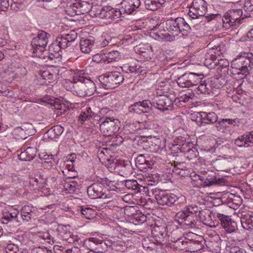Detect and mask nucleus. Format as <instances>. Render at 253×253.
<instances>
[{
    "label": "nucleus",
    "instance_id": "1",
    "mask_svg": "<svg viewBox=\"0 0 253 253\" xmlns=\"http://www.w3.org/2000/svg\"><path fill=\"white\" fill-rule=\"evenodd\" d=\"M154 107L160 110H168L169 107H173V103L168 96L163 95L157 97L152 103L149 100L136 102L128 107V112L130 113L141 114L148 113Z\"/></svg>",
    "mask_w": 253,
    "mask_h": 253
},
{
    "label": "nucleus",
    "instance_id": "2",
    "mask_svg": "<svg viewBox=\"0 0 253 253\" xmlns=\"http://www.w3.org/2000/svg\"><path fill=\"white\" fill-rule=\"evenodd\" d=\"M166 25L168 32L165 30L164 32H160L158 34L159 37L165 41H173L175 37L180 33L184 36H187L191 31L190 26L181 17L167 20Z\"/></svg>",
    "mask_w": 253,
    "mask_h": 253
},
{
    "label": "nucleus",
    "instance_id": "3",
    "mask_svg": "<svg viewBox=\"0 0 253 253\" xmlns=\"http://www.w3.org/2000/svg\"><path fill=\"white\" fill-rule=\"evenodd\" d=\"M201 208L196 205H189L175 215V220L187 228H194L200 219Z\"/></svg>",
    "mask_w": 253,
    "mask_h": 253
},
{
    "label": "nucleus",
    "instance_id": "4",
    "mask_svg": "<svg viewBox=\"0 0 253 253\" xmlns=\"http://www.w3.org/2000/svg\"><path fill=\"white\" fill-rule=\"evenodd\" d=\"M82 72L78 73V81L73 83V91L80 97L92 95L96 89L94 83L90 79L83 76Z\"/></svg>",
    "mask_w": 253,
    "mask_h": 253
},
{
    "label": "nucleus",
    "instance_id": "5",
    "mask_svg": "<svg viewBox=\"0 0 253 253\" xmlns=\"http://www.w3.org/2000/svg\"><path fill=\"white\" fill-rule=\"evenodd\" d=\"M249 16L245 15L243 16V11L241 9H233L225 13L223 17L219 13L211 14V19H215L216 20H221L223 26L228 28L229 26H238L241 21Z\"/></svg>",
    "mask_w": 253,
    "mask_h": 253
},
{
    "label": "nucleus",
    "instance_id": "6",
    "mask_svg": "<svg viewBox=\"0 0 253 253\" xmlns=\"http://www.w3.org/2000/svg\"><path fill=\"white\" fill-rule=\"evenodd\" d=\"M148 191L149 196H154L159 205L170 206L179 204V199L174 194L167 193L157 188L149 189Z\"/></svg>",
    "mask_w": 253,
    "mask_h": 253
},
{
    "label": "nucleus",
    "instance_id": "7",
    "mask_svg": "<svg viewBox=\"0 0 253 253\" xmlns=\"http://www.w3.org/2000/svg\"><path fill=\"white\" fill-rule=\"evenodd\" d=\"M124 80V76L118 72H108L99 78L102 87L106 89H114L117 87Z\"/></svg>",
    "mask_w": 253,
    "mask_h": 253
},
{
    "label": "nucleus",
    "instance_id": "8",
    "mask_svg": "<svg viewBox=\"0 0 253 253\" xmlns=\"http://www.w3.org/2000/svg\"><path fill=\"white\" fill-rule=\"evenodd\" d=\"M50 34L42 31L38 34L37 37L33 38L31 42L32 52L34 56L40 57L42 53L45 50V48L48 43Z\"/></svg>",
    "mask_w": 253,
    "mask_h": 253
},
{
    "label": "nucleus",
    "instance_id": "9",
    "mask_svg": "<svg viewBox=\"0 0 253 253\" xmlns=\"http://www.w3.org/2000/svg\"><path fill=\"white\" fill-rule=\"evenodd\" d=\"M208 4L204 0H194L189 8L188 14L193 19H197L199 17L205 16L208 21L211 20V15H206Z\"/></svg>",
    "mask_w": 253,
    "mask_h": 253
},
{
    "label": "nucleus",
    "instance_id": "10",
    "mask_svg": "<svg viewBox=\"0 0 253 253\" xmlns=\"http://www.w3.org/2000/svg\"><path fill=\"white\" fill-rule=\"evenodd\" d=\"M223 45L219 44L211 48L205 55L204 64L210 69L216 67V61L223 52Z\"/></svg>",
    "mask_w": 253,
    "mask_h": 253
},
{
    "label": "nucleus",
    "instance_id": "11",
    "mask_svg": "<svg viewBox=\"0 0 253 253\" xmlns=\"http://www.w3.org/2000/svg\"><path fill=\"white\" fill-rule=\"evenodd\" d=\"M100 124V129L104 136H111L119 129L120 122L118 119L103 120Z\"/></svg>",
    "mask_w": 253,
    "mask_h": 253
},
{
    "label": "nucleus",
    "instance_id": "12",
    "mask_svg": "<svg viewBox=\"0 0 253 253\" xmlns=\"http://www.w3.org/2000/svg\"><path fill=\"white\" fill-rule=\"evenodd\" d=\"M165 228L167 233V238H170L172 242H175L179 246L181 241L183 237H181V230L173 222H169Z\"/></svg>",
    "mask_w": 253,
    "mask_h": 253
},
{
    "label": "nucleus",
    "instance_id": "13",
    "mask_svg": "<svg viewBox=\"0 0 253 253\" xmlns=\"http://www.w3.org/2000/svg\"><path fill=\"white\" fill-rule=\"evenodd\" d=\"M83 246L94 253H102V249L105 245L102 244V238L98 237H90L84 241H80Z\"/></svg>",
    "mask_w": 253,
    "mask_h": 253
},
{
    "label": "nucleus",
    "instance_id": "14",
    "mask_svg": "<svg viewBox=\"0 0 253 253\" xmlns=\"http://www.w3.org/2000/svg\"><path fill=\"white\" fill-rule=\"evenodd\" d=\"M237 57L239 58L238 63H242L243 65L242 75L246 76L249 74V68H253V54L252 52H242Z\"/></svg>",
    "mask_w": 253,
    "mask_h": 253
},
{
    "label": "nucleus",
    "instance_id": "15",
    "mask_svg": "<svg viewBox=\"0 0 253 253\" xmlns=\"http://www.w3.org/2000/svg\"><path fill=\"white\" fill-rule=\"evenodd\" d=\"M179 246H178L182 249H185L186 251L191 253L197 252L203 248L201 242L193 240H189L183 237L181 241Z\"/></svg>",
    "mask_w": 253,
    "mask_h": 253
},
{
    "label": "nucleus",
    "instance_id": "16",
    "mask_svg": "<svg viewBox=\"0 0 253 253\" xmlns=\"http://www.w3.org/2000/svg\"><path fill=\"white\" fill-rule=\"evenodd\" d=\"M211 173H207L205 176L198 175L199 179L202 182L203 187H210L213 185H219L225 181V179L217 178L215 173L211 172Z\"/></svg>",
    "mask_w": 253,
    "mask_h": 253
},
{
    "label": "nucleus",
    "instance_id": "17",
    "mask_svg": "<svg viewBox=\"0 0 253 253\" xmlns=\"http://www.w3.org/2000/svg\"><path fill=\"white\" fill-rule=\"evenodd\" d=\"M140 4V0H123L121 3V11L128 14H133Z\"/></svg>",
    "mask_w": 253,
    "mask_h": 253
},
{
    "label": "nucleus",
    "instance_id": "18",
    "mask_svg": "<svg viewBox=\"0 0 253 253\" xmlns=\"http://www.w3.org/2000/svg\"><path fill=\"white\" fill-rule=\"evenodd\" d=\"M105 186L101 182H96L92 183L87 189V193L88 196L91 199L101 198Z\"/></svg>",
    "mask_w": 253,
    "mask_h": 253
},
{
    "label": "nucleus",
    "instance_id": "19",
    "mask_svg": "<svg viewBox=\"0 0 253 253\" xmlns=\"http://www.w3.org/2000/svg\"><path fill=\"white\" fill-rule=\"evenodd\" d=\"M152 234L157 245H162L168 240L165 226H156L152 230Z\"/></svg>",
    "mask_w": 253,
    "mask_h": 253
},
{
    "label": "nucleus",
    "instance_id": "20",
    "mask_svg": "<svg viewBox=\"0 0 253 253\" xmlns=\"http://www.w3.org/2000/svg\"><path fill=\"white\" fill-rule=\"evenodd\" d=\"M122 13L121 8L118 10L111 6H106L103 8L100 13V16L101 18L112 20L119 18Z\"/></svg>",
    "mask_w": 253,
    "mask_h": 253
},
{
    "label": "nucleus",
    "instance_id": "21",
    "mask_svg": "<svg viewBox=\"0 0 253 253\" xmlns=\"http://www.w3.org/2000/svg\"><path fill=\"white\" fill-rule=\"evenodd\" d=\"M221 226L228 233H239L237 223L232 220L229 216L219 221Z\"/></svg>",
    "mask_w": 253,
    "mask_h": 253
},
{
    "label": "nucleus",
    "instance_id": "22",
    "mask_svg": "<svg viewBox=\"0 0 253 253\" xmlns=\"http://www.w3.org/2000/svg\"><path fill=\"white\" fill-rule=\"evenodd\" d=\"M148 143L150 144L149 147L151 149V151L157 152L163 146L165 145L166 141L165 139L162 136L159 137L154 136L151 138Z\"/></svg>",
    "mask_w": 253,
    "mask_h": 253
},
{
    "label": "nucleus",
    "instance_id": "23",
    "mask_svg": "<svg viewBox=\"0 0 253 253\" xmlns=\"http://www.w3.org/2000/svg\"><path fill=\"white\" fill-rule=\"evenodd\" d=\"M198 114L203 123L212 124L217 122V116L213 112H200Z\"/></svg>",
    "mask_w": 253,
    "mask_h": 253
},
{
    "label": "nucleus",
    "instance_id": "24",
    "mask_svg": "<svg viewBox=\"0 0 253 253\" xmlns=\"http://www.w3.org/2000/svg\"><path fill=\"white\" fill-rule=\"evenodd\" d=\"M81 51L85 54L90 53L94 47V41L91 39H82L80 42Z\"/></svg>",
    "mask_w": 253,
    "mask_h": 253
},
{
    "label": "nucleus",
    "instance_id": "25",
    "mask_svg": "<svg viewBox=\"0 0 253 253\" xmlns=\"http://www.w3.org/2000/svg\"><path fill=\"white\" fill-rule=\"evenodd\" d=\"M235 122V120L233 119H222L217 122L215 127L220 133H225L229 131V126H228L227 124L228 125H232Z\"/></svg>",
    "mask_w": 253,
    "mask_h": 253
},
{
    "label": "nucleus",
    "instance_id": "26",
    "mask_svg": "<svg viewBox=\"0 0 253 253\" xmlns=\"http://www.w3.org/2000/svg\"><path fill=\"white\" fill-rule=\"evenodd\" d=\"M8 181L12 186H15L16 188L25 186L27 184L25 177L16 173H12L9 177Z\"/></svg>",
    "mask_w": 253,
    "mask_h": 253
},
{
    "label": "nucleus",
    "instance_id": "27",
    "mask_svg": "<svg viewBox=\"0 0 253 253\" xmlns=\"http://www.w3.org/2000/svg\"><path fill=\"white\" fill-rule=\"evenodd\" d=\"M116 165V169L119 170L121 176H127L132 173V168L129 164L121 161L117 162Z\"/></svg>",
    "mask_w": 253,
    "mask_h": 253
},
{
    "label": "nucleus",
    "instance_id": "28",
    "mask_svg": "<svg viewBox=\"0 0 253 253\" xmlns=\"http://www.w3.org/2000/svg\"><path fill=\"white\" fill-rule=\"evenodd\" d=\"M21 153L18 155L19 159L21 161H30L33 160L37 154V150L33 149L23 148L22 147Z\"/></svg>",
    "mask_w": 253,
    "mask_h": 253
},
{
    "label": "nucleus",
    "instance_id": "29",
    "mask_svg": "<svg viewBox=\"0 0 253 253\" xmlns=\"http://www.w3.org/2000/svg\"><path fill=\"white\" fill-rule=\"evenodd\" d=\"M225 205L221 204L215 206L212 210L213 214L216 217L218 221L223 220V219L227 217L226 209Z\"/></svg>",
    "mask_w": 253,
    "mask_h": 253
},
{
    "label": "nucleus",
    "instance_id": "30",
    "mask_svg": "<svg viewBox=\"0 0 253 253\" xmlns=\"http://www.w3.org/2000/svg\"><path fill=\"white\" fill-rule=\"evenodd\" d=\"M151 163L143 155H139L135 160L136 167L141 170L146 171L147 168H151Z\"/></svg>",
    "mask_w": 253,
    "mask_h": 253
},
{
    "label": "nucleus",
    "instance_id": "31",
    "mask_svg": "<svg viewBox=\"0 0 253 253\" xmlns=\"http://www.w3.org/2000/svg\"><path fill=\"white\" fill-rule=\"evenodd\" d=\"M241 223L245 229H252L253 228V212L242 215L241 217Z\"/></svg>",
    "mask_w": 253,
    "mask_h": 253
},
{
    "label": "nucleus",
    "instance_id": "32",
    "mask_svg": "<svg viewBox=\"0 0 253 253\" xmlns=\"http://www.w3.org/2000/svg\"><path fill=\"white\" fill-rule=\"evenodd\" d=\"M74 6L78 9L79 12L84 14L90 10L92 7V3L84 0H80L78 2L74 3Z\"/></svg>",
    "mask_w": 253,
    "mask_h": 253
},
{
    "label": "nucleus",
    "instance_id": "33",
    "mask_svg": "<svg viewBox=\"0 0 253 253\" xmlns=\"http://www.w3.org/2000/svg\"><path fill=\"white\" fill-rule=\"evenodd\" d=\"M229 65V62L227 59H222L221 56L220 58H217L216 66H219L217 68V70H220L221 74H222L223 76L228 74Z\"/></svg>",
    "mask_w": 253,
    "mask_h": 253
},
{
    "label": "nucleus",
    "instance_id": "34",
    "mask_svg": "<svg viewBox=\"0 0 253 253\" xmlns=\"http://www.w3.org/2000/svg\"><path fill=\"white\" fill-rule=\"evenodd\" d=\"M166 2V0H145V7L149 10L154 11L158 9Z\"/></svg>",
    "mask_w": 253,
    "mask_h": 253
},
{
    "label": "nucleus",
    "instance_id": "35",
    "mask_svg": "<svg viewBox=\"0 0 253 253\" xmlns=\"http://www.w3.org/2000/svg\"><path fill=\"white\" fill-rule=\"evenodd\" d=\"M99 116L100 117V122L103 120H110L115 119L114 117V112L113 110L108 108H103L99 111Z\"/></svg>",
    "mask_w": 253,
    "mask_h": 253
},
{
    "label": "nucleus",
    "instance_id": "36",
    "mask_svg": "<svg viewBox=\"0 0 253 253\" xmlns=\"http://www.w3.org/2000/svg\"><path fill=\"white\" fill-rule=\"evenodd\" d=\"M227 161L223 157H220L212 161V165L218 171H224L226 169Z\"/></svg>",
    "mask_w": 253,
    "mask_h": 253
},
{
    "label": "nucleus",
    "instance_id": "37",
    "mask_svg": "<svg viewBox=\"0 0 253 253\" xmlns=\"http://www.w3.org/2000/svg\"><path fill=\"white\" fill-rule=\"evenodd\" d=\"M40 76L42 78L43 80H48L49 83L53 80L56 76V74L52 69H49L45 70H40L39 72Z\"/></svg>",
    "mask_w": 253,
    "mask_h": 253
},
{
    "label": "nucleus",
    "instance_id": "38",
    "mask_svg": "<svg viewBox=\"0 0 253 253\" xmlns=\"http://www.w3.org/2000/svg\"><path fill=\"white\" fill-rule=\"evenodd\" d=\"M64 128L60 125L55 126L47 132L48 136L51 138L59 137L63 132Z\"/></svg>",
    "mask_w": 253,
    "mask_h": 253
},
{
    "label": "nucleus",
    "instance_id": "39",
    "mask_svg": "<svg viewBox=\"0 0 253 253\" xmlns=\"http://www.w3.org/2000/svg\"><path fill=\"white\" fill-rule=\"evenodd\" d=\"M131 220L135 224H140L146 221L147 217L140 211H137L136 213H132Z\"/></svg>",
    "mask_w": 253,
    "mask_h": 253
},
{
    "label": "nucleus",
    "instance_id": "40",
    "mask_svg": "<svg viewBox=\"0 0 253 253\" xmlns=\"http://www.w3.org/2000/svg\"><path fill=\"white\" fill-rule=\"evenodd\" d=\"M177 83L179 86L182 87H189L191 86L189 82L188 73H186L177 79Z\"/></svg>",
    "mask_w": 253,
    "mask_h": 253
},
{
    "label": "nucleus",
    "instance_id": "41",
    "mask_svg": "<svg viewBox=\"0 0 253 253\" xmlns=\"http://www.w3.org/2000/svg\"><path fill=\"white\" fill-rule=\"evenodd\" d=\"M106 62L108 63L114 62L120 58V53L117 50H113L104 54Z\"/></svg>",
    "mask_w": 253,
    "mask_h": 253
},
{
    "label": "nucleus",
    "instance_id": "42",
    "mask_svg": "<svg viewBox=\"0 0 253 253\" xmlns=\"http://www.w3.org/2000/svg\"><path fill=\"white\" fill-rule=\"evenodd\" d=\"M19 213L17 210H14L13 211L5 213L2 216V219H3L2 222L7 224L8 222L15 219Z\"/></svg>",
    "mask_w": 253,
    "mask_h": 253
},
{
    "label": "nucleus",
    "instance_id": "43",
    "mask_svg": "<svg viewBox=\"0 0 253 253\" xmlns=\"http://www.w3.org/2000/svg\"><path fill=\"white\" fill-rule=\"evenodd\" d=\"M189 79V82L191 86L196 85L200 83L201 80L203 78V75L202 74H196L194 73H188Z\"/></svg>",
    "mask_w": 253,
    "mask_h": 253
},
{
    "label": "nucleus",
    "instance_id": "44",
    "mask_svg": "<svg viewBox=\"0 0 253 253\" xmlns=\"http://www.w3.org/2000/svg\"><path fill=\"white\" fill-rule=\"evenodd\" d=\"M125 186L128 190H134L136 192L140 191V185L136 180H127L125 181Z\"/></svg>",
    "mask_w": 253,
    "mask_h": 253
},
{
    "label": "nucleus",
    "instance_id": "45",
    "mask_svg": "<svg viewBox=\"0 0 253 253\" xmlns=\"http://www.w3.org/2000/svg\"><path fill=\"white\" fill-rule=\"evenodd\" d=\"M38 146V144L37 139L34 137H30L25 142L22 147H23V148H29L37 151Z\"/></svg>",
    "mask_w": 253,
    "mask_h": 253
},
{
    "label": "nucleus",
    "instance_id": "46",
    "mask_svg": "<svg viewBox=\"0 0 253 253\" xmlns=\"http://www.w3.org/2000/svg\"><path fill=\"white\" fill-rule=\"evenodd\" d=\"M185 157L190 161L197 158L199 152L196 148H188L187 150L184 152Z\"/></svg>",
    "mask_w": 253,
    "mask_h": 253
},
{
    "label": "nucleus",
    "instance_id": "47",
    "mask_svg": "<svg viewBox=\"0 0 253 253\" xmlns=\"http://www.w3.org/2000/svg\"><path fill=\"white\" fill-rule=\"evenodd\" d=\"M68 40H69L68 39H66L64 36H62L61 37H57L56 41L60 47L62 49H65L70 46H72L70 43H69V42Z\"/></svg>",
    "mask_w": 253,
    "mask_h": 253
},
{
    "label": "nucleus",
    "instance_id": "48",
    "mask_svg": "<svg viewBox=\"0 0 253 253\" xmlns=\"http://www.w3.org/2000/svg\"><path fill=\"white\" fill-rule=\"evenodd\" d=\"M198 90L202 94H210L211 92V88L209 85L207 86V84L204 82L201 83V84L197 87Z\"/></svg>",
    "mask_w": 253,
    "mask_h": 253
},
{
    "label": "nucleus",
    "instance_id": "49",
    "mask_svg": "<svg viewBox=\"0 0 253 253\" xmlns=\"http://www.w3.org/2000/svg\"><path fill=\"white\" fill-rule=\"evenodd\" d=\"M80 211L82 214L86 219H90L93 216V211L91 208L81 207Z\"/></svg>",
    "mask_w": 253,
    "mask_h": 253
},
{
    "label": "nucleus",
    "instance_id": "50",
    "mask_svg": "<svg viewBox=\"0 0 253 253\" xmlns=\"http://www.w3.org/2000/svg\"><path fill=\"white\" fill-rule=\"evenodd\" d=\"M244 134L239 136L237 139L235 140V144L240 147H247L248 144L247 142V138H245Z\"/></svg>",
    "mask_w": 253,
    "mask_h": 253
},
{
    "label": "nucleus",
    "instance_id": "51",
    "mask_svg": "<svg viewBox=\"0 0 253 253\" xmlns=\"http://www.w3.org/2000/svg\"><path fill=\"white\" fill-rule=\"evenodd\" d=\"M29 184L32 185L33 186H38L39 187H43V183L45 181L41 177L39 178L36 177H30L29 179Z\"/></svg>",
    "mask_w": 253,
    "mask_h": 253
},
{
    "label": "nucleus",
    "instance_id": "52",
    "mask_svg": "<svg viewBox=\"0 0 253 253\" xmlns=\"http://www.w3.org/2000/svg\"><path fill=\"white\" fill-rule=\"evenodd\" d=\"M239 58L237 57L232 61V66L233 68H235L240 71L238 73V74H242V70L244 69L243 65L242 63L240 64L238 63Z\"/></svg>",
    "mask_w": 253,
    "mask_h": 253
},
{
    "label": "nucleus",
    "instance_id": "53",
    "mask_svg": "<svg viewBox=\"0 0 253 253\" xmlns=\"http://www.w3.org/2000/svg\"><path fill=\"white\" fill-rule=\"evenodd\" d=\"M102 244L105 245L104 249H102V253L107 250L108 247H111L113 250H118L116 248V244H114V242H112L111 240H102Z\"/></svg>",
    "mask_w": 253,
    "mask_h": 253
},
{
    "label": "nucleus",
    "instance_id": "54",
    "mask_svg": "<svg viewBox=\"0 0 253 253\" xmlns=\"http://www.w3.org/2000/svg\"><path fill=\"white\" fill-rule=\"evenodd\" d=\"M64 36L66 39H69V43H70L72 46H73V43L75 40L77 38L78 35L74 31H72L70 34H66Z\"/></svg>",
    "mask_w": 253,
    "mask_h": 253
},
{
    "label": "nucleus",
    "instance_id": "55",
    "mask_svg": "<svg viewBox=\"0 0 253 253\" xmlns=\"http://www.w3.org/2000/svg\"><path fill=\"white\" fill-rule=\"evenodd\" d=\"M172 171L174 173L181 176H186L190 174V170L188 169H172Z\"/></svg>",
    "mask_w": 253,
    "mask_h": 253
},
{
    "label": "nucleus",
    "instance_id": "56",
    "mask_svg": "<svg viewBox=\"0 0 253 253\" xmlns=\"http://www.w3.org/2000/svg\"><path fill=\"white\" fill-rule=\"evenodd\" d=\"M13 2L11 4L10 9L15 11H18L22 9L23 3L21 1L12 0Z\"/></svg>",
    "mask_w": 253,
    "mask_h": 253
},
{
    "label": "nucleus",
    "instance_id": "57",
    "mask_svg": "<svg viewBox=\"0 0 253 253\" xmlns=\"http://www.w3.org/2000/svg\"><path fill=\"white\" fill-rule=\"evenodd\" d=\"M244 9L246 12L253 11V0H245Z\"/></svg>",
    "mask_w": 253,
    "mask_h": 253
},
{
    "label": "nucleus",
    "instance_id": "58",
    "mask_svg": "<svg viewBox=\"0 0 253 253\" xmlns=\"http://www.w3.org/2000/svg\"><path fill=\"white\" fill-rule=\"evenodd\" d=\"M229 253H246L245 251L238 246L228 247Z\"/></svg>",
    "mask_w": 253,
    "mask_h": 253
},
{
    "label": "nucleus",
    "instance_id": "59",
    "mask_svg": "<svg viewBox=\"0 0 253 253\" xmlns=\"http://www.w3.org/2000/svg\"><path fill=\"white\" fill-rule=\"evenodd\" d=\"M18 251L17 247L12 244H9L5 248V251L7 253H16Z\"/></svg>",
    "mask_w": 253,
    "mask_h": 253
},
{
    "label": "nucleus",
    "instance_id": "60",
    "mask_svg": "<svg viewBox=\"0 0 253 253\" xmlns=\"http://www.w3.org/2000/svg\"><path fill=\"white\" fill-rule=\"evenodd\" d=\"M43 239L51 245L56 242L55 239L49 233H45L43 236Z\"/></svg>",
    "mask_w": 253,
    "mask_h": 253
},
{
    "label": "nucleus",
    "instance_id": "61",
    "mask_svg": "<svg viewBox=\"0 0 253 253\" xmlns=\"http://www.w3.org/2000/svg\"><path fill=\"white\" fill-rule=\"evenodd\" d=\"M62 48L60 47L59 45L57 44V42L55 41L52 42L49 46V50L50 51L53 50L56 53H59Z\"/></svg>",
    "mask_w": 253,
    "mask_h": 253
},
{
    "label": "nucleus",
    "instance_id": "62",
    "mask_svg": "<svg viewBox=\"0 0 253 253\" xmlns=\"http://www.w3.org/2000/svg\"><path fill=\"white\" fill-rule=\"evenodd\" d=\"M115 194L114 190L109 191L108 189L104 188L103 190V194H102L101 198L102 199L111 198Z\"/></svg>",
    "mask_w": 253,
    "mask_h": 253
},
{
    "label": "nucleus",
    "instance_id": "63",
    "mask_svg": "<svg viewBox=\"0 0 253 253\" xmlns=\"http://www.w3.org/2000/svg\"><path fill=\"white\" fill-rule=\"evenodd\" d=\"M33 207L30 205L23 206L20 210L21 213L30 214L32 213Z\"/></svg>",
    "mask_w": 253,
    "mask_h": 253
},
{
    "label": "nucleus",
    "instance_id": "64",
    "mask_svg": "<svg viewBox=\"0 0 253 253\" xmlns=\"http://www.w3.org/2000/svg\"><path fill=\"white\" fill-rule=\"evenodd\" d=\"M92 60L93 61L97 63L100 62L102 60H103L104 62H106L104 55H102L101 54L99 53L94 55L93 56Z\"/></svg>",
    "mask_w": 253,
    "mask_h": 253
}]
</instances>
